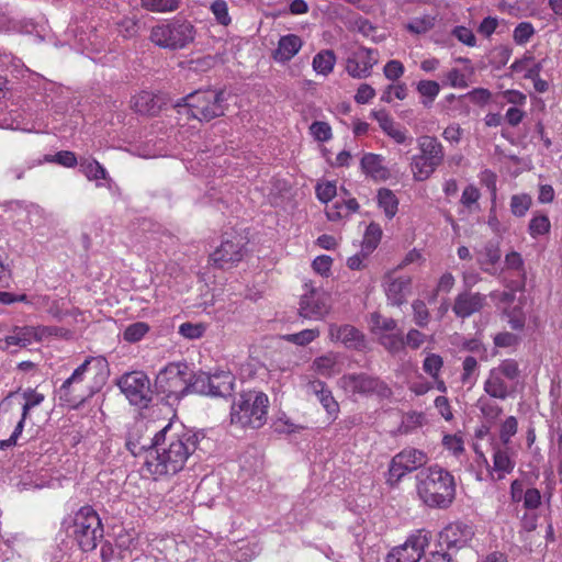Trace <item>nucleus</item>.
<instances>
[{
    "mask_svg": "<svg viewBox=\"0 0 562 562\" xmlns=\"http://www.w3.org/2000/svg\"><path fill=\"white\" fill-rule=\"evenodd\" d=\"M226 101L223 89H200L179 99L173 106L189 119L210 122L225 114Z\"/></svg>",
    "mask_w": 562,
    "mask_h": 562,
    "instance_id": "3",
    "label": "nucleus"
},
{
    "mask_svg": "<svg viewBox=\"0 0 562 562\" xmlns=\"http://www.w3.org/2000/svg\"><path fill=\"white\" fill-rule=\"evenodd\" d=\"M303 41L296 34H286L279 38L278 47L272 57L276 61L286 63L291 60L302 48Z\"/></svg>",
    "mask_w": 562,
    "mask_h": 562,
    "instance_id": "23",
    "label": "nucleus"
},
{
    "mask_svg": "<svg viewBox=\"0 0 562 562\" xmlns=\"http://www.w3.org/2000/svg\"><path fill=\"white\" fill-rule=\"evenodd\" d=\"M383 162V156L369 153L361 158V169L374 181H382L386 179V167Z\"/></svg>",
    "mask_w": 562,
    "mask_h": 562,
    "instance_id": "25",
    "label": "nucleus"
},
{
    "mask_svg": "<svg viewBox=\"0 0 562 562\" xmlns=\"http://www.w3.org/2000/svg\"><path fill=\"white\" fill-rule=\"evenodd\" d=\"M412 308L414 312V322L419 327H425L429 323V311L426 306V303L422 300H416L412 304Z\"/></svg>",
    "mask_w": 562,
    "mask_h": 562,
    "instance_id": "52",
    "label": "nucleus"
},
{
    "mask_svg": "<svg viewBox=\"0 0 562 562\" xmlns=\"http://www.w3.org/2000/svg\"><path fill=\"white\" fill-rule=\"evenodd\" d=\"M67 531L85 552L94 550L103 539L101 519L91 506H83L75 514Z\"/></svg>",
    "mask_w": 562,
    "mask_h": 562,
    "instance_id": "7",
    "label": "nucleus"
},
{
    "mask_svg": "<svg viewBox=\"0 0 562 562\" xmlns=\"http://www.w3.org/2000/svg\"><path fill=\"white\" fill-rule=\"evenodd\" d=\"M234 386V375L227 371H218L211 378V396L224 397L231 395Z\"/></svg>",
    "mask_w": 562,
    "mask_h": 562,
    "instance_id": "27",
    "label": "nucleus"
},
{
    "mask_svg": "<svg viewBox=\"0 0 562 562\" xmlns=\"http://www.w3.org/2000/svg\"><path fill=\"white\" fill-rule=\"evenodd\" d=\"M33 330L29 327H16L13 335L4 338L5 346L1 347L7 349L9 346L26 347L32 342Z\"/></svg>",
    "mask_w": 562,
    "mask_h": 562,
    "instance_id": "39",
    "label": "nucleus"
},
{
    "mask_svg": "<svg viewBox=\"0 0 562 562\" xmlns=\"http://www.w3.org/2000/svg\"><path fill=\"white\" fill-rule=\"evenodd\" d=\"M305 288L306 291L300 300V316L311 321L324 319L331 311L330 295L322 289L308 286V284H305Z\"/></svg>",
    "mask_w": 562,
    "mask_h": 562,
    "instance_id": "12",
    "label": "nucleus"
},
{
    "mask_svg": "<svg viewBox=\"0 0 562 562\" xmlns=\"http://www.w3.org/2000/svg\"><path fill=\"white\" fill-rule=\"evenodd\" d=\"M442 364V358L439 355L431 353L425 358L423 369L430 376L437 378Z\"/></svg>",
    "mask_w": 562,
    "mask_h": 562,
    "instance_id": "56",
    "label": "nucleus"
},
{
    "mask_svg": "<svg viewBox=\"0 0 562 562\" xmlns=\"http://www.w3.org/2000/svg\"><path fill=\"white\" fill-rule=\"evenodd\" d=\"M333 263V259L329 256L322 255L317 256L312 263V267L315 272L321 276H328L330 271V267Z\"/></svg>",
    "mask_w": 562,
    "mask_h": 562,
    "instance_id": "62",
    "label": "nucleus"
},
{
    "mask_svg": "<svg viewBox=\"0 0 562 562\" xmlns=\"http://www.w3.org/2000/svg\"><path fill=\"white\" fill-rule=\"evenodd\" d=\"M550 227L549 217L546 214H538L530 220L528 231L531 237L537 238L538 236L549 233Z\"/></svg>",
    "mask_w": 562,
    "mask_h": 562,
    "instance_id": "42",
    "label": "nucleus"
},
{
    "mask_svg": "<svg viewBox=\"0 0 562 562\" xmlns=\"http://www.w3.org/2000/svg\"><path fill=\"white\" fill-rule=\"evenodd\" d=\"M116 385L131 405L140 409L150 406L154 391L150 380L144 371L125 372L117 379Z\"/></svg>",
    "mask_w": 562,
    "mask_h": 562,
    "instance_id": "10",
    "label": "nucleus"
},
{
    "mask_svg": "<svg viewBox=\"0 0 562 562\" xmlns=\"http://www.w3.org/2000/svg\"><path fill=\"white\" fill-rule=\"evenodd\" d=\"M198 442V434L188 430L176 432L171 424L166 425L150 438L153 449L145 461L148 472L156 480L177 474L196 450Z\"/></svg>",
    "mask_w": 562,
    "mask_h": 562,
    "instance_id": "1",
    "label": "nucleus"
},
{
    "mask_svg": "<svg viewBox=\"0 0 562 562\" xmlns=\"http://www.w3.org/2000/svg\"><path fill=\"white\" fill-rule=\"evenodd\" d=\"M427 462L424 451L415 448H406L393 457L389 467V485L398 482L407 473L417 470Z\"/></svg>",
    "mask_w": 562,
    "mask_h": 562,
    "instance_id": "13",
    "label": "nucleus"
},
{
    "mask_svg": "<svg viewBox=\"0 0 562 562\" xmlns=\"http://www.w3.org/2000/svg\"><path fill=\"white\" fill-rule=\"evenodd\" d=\"M44 160L55 162L67 168L75 167L78 162L75 153L70 150H60L55 155H46Z\"/></svg>",
    "mask_w": 562,
    "mask_h": 562,
    "instance_id": "48",
    "label": "nucleus"
},
{
    "mask_svg": "<svg viewBox=\"0 0 562 562\" xmlns=\"http://www.w3.org/2000/svg\"><path fill=\"white\" fill-rule=\"evenodd\" d=\"M307 394H313L317 397L324 409L327 412L331 419H335L339 413V405L334 398L331 391L327 384L318 379L308 381L306 384Z\"/></svg>",
    "mask_w": 562,
    "mask_h": 562,
    "instance_id": "21",
    "label": "nucleus"
},
{
    "mask_svg": "<svg viewBox=\"0 0 562 562\" xmlns=\"http://www.w3.org/2000/svg\"><path fill=\"white\" fill-rule=\"evenodd\" d=\"M452 34L463 44L468 46H474L476 43L473 32L465 26H457L452 31Z\"/></svg>",
    "mask_w": 562,
    "mask_h": 562,
    "instance_id": "63",
    "label": "nucleus"
},
{
    "mask_svg": "<svg viewBox=\"0 0 562 562\" xmlns=\"http://www.w3.org/2000/svg\"><path fill=\"white\" fill-rule=\"evenodd\" d=\"M474 532L467 524L457 521L449 524L441 532L440 539L448 549L462 548L473 537Z\"/></svg>",
    "mask_w": 562,
    "mask_h": 562,
    "instance_id": "20",
    "label": "nucleus"
},
{
    "mask_svg": "<svg viewBox=\"0 0 562 562\" xmlns=\"http://www.w3.org/2000/svg\"><path fill=\"white\" fill-rule=\"evenodd\" d=\"M132 109L143 115H155L159 112L160 105L155 95L147 91H142L132 99Z\"/></svg>",
    "mask_w": 562,
    "mask_h": 562,
    "instance_id": "28",
    "label": "nucleus"
},
{
    "mask_svg": "<svg viewBox=\"0 0 562 562\" xmlns=\"http://www.w3.org/2000/svg\"><path fill=\"white\" fill-rule=\"evenodd\" d=\"M417 90L423 97H427L432 102L439 93V85L432 80H422L417 85Z\"/></svg>",
    "mask_w": 562,
    "mask_h": 562,
    "instance_id": "59",
    "label": "nucleus"
},
{
    "mask_svg": "<svg viewBox=\"0 0 562 562\" xmlns=\"http://www.w3.org/2000/svg\"><path fill=\"white\" fill-rule=\"evenodd\" d=\"M531 198L528 194H515L510 199V211L517 217L526 215L531 206Z\"/></svg>",
    "mask_w": 562,
    "mask_h": 562,
    "instance_id": "46",
    "label": "nucleus"
},
{
    "mask_svg": "<svg viewBox=\"0 0 562 562\" xmlns=\"http://www.w3.org/2000/svg\"><path fill=\"white\" fill-rule=\"evenodd\" d=\"M435 24L436 16L425 14L423 16L413 18L409 22H407L404 25V27L411 34L422 35L432 30L435 27Z\"/></svg>",
    "mask_w": 562,
    "mask_h": 562,
    "instance_id": "34",
    "label": "nucleus"
},
{
    "mask_svg": "<svg viewBox=\"0 0 562 562\" xmlns=\"http://www.w3.org/2000/svg\"><path fill=\"white\" fill-rule=\"evenodd\" d=\"M117 30L125 38L135 37L139 32V21L136 16H124L117 22Z\"/></svg>",
    "mask_w": 562,
    "mask_h": 562,
    "instance_id": "47",
    "label": "nucleus"
},
{
    "mask_svg": "<svg viewBox=\"0 0 562 562\" xmlns=\"http://www.w3.org/2000/svg\"><path fill=\"white\" fill-rule=\"evenodd\" d=\"M150 330V326L145 322H135L126 326L123 331V339L130 344L140 341Z\"/></svg>",
    "mask_w": 562,
    "mask_h": 562,
    "instance_id": "38",
    "label": "nucleus"
},
{
    "mask_svg": "<svg viewBox=\"0 0 562 562\" xmlns=\"http://www.w3.org/2000/svg\"><path fill=\"white\" fill-rule=\"evenodd\" d=\"M190 369L188 364L172 362L161 369L155 380V392L161 402L175 406L188 395Z\"/></svg>",
    "mask_w": 562,
    "mask_h": 562,
    "instance_id": "6",
    "label": "nucleus"
},
{
    "mask_svg": "<svg viewBox=\"0 0 562 562\" xmlns=\"http://www.w3.org/2000/svg\"><path fill=\"white\" fill-rule=\"evenodd\" d=\"M211 11L220 24L226 26L231 23V16L228 14V7L226 1L214 0L211 4Z\"/></svg>",
    "mask_w": 562,
    "mask_h": 562,
    "instance_id": "55",
    "label": "nucleus"
},
{
    "mask_svg": "<svg viewBox=\"0 0 562 562\" xmlns=\"http://www.w3.org/2000/svg\"><path fill=\"white\" fill-rule=\"evenodd\" d=\"M518 420L515 416H508L499 427L501 446H508L512 437L517 434Z\"/></svg>",
    "mask_w": 562,
    "mask_h": 562,
    "instance_id": "43",
    "label": "nucleus"
},
{
    "mask_svg": "<svg viewBox=\"0 0 562 562\" xmlns=\"http://www.w3.org/2000/svg\"><path fill=\"white\" fill-rule=\"evenodd\" d=\"M476 406L484 418L491 422H495L503 414V408L498 404L485 397H480Z\"/></svg>",
    "mask_w": 562,
    "mask_h": 562,
    "instance_id": "41",
    "label": "nucleus"
},
{
    "mask_svg": "<svg viewBox=\"0 0 562 562\" xmlns=\"http://www.w3.org/2000/svg\"><path fill=\"white\" fill-rule=\"evenodd\" d=\"M493 468L498 473V480L513 472L515 461L510 458L508 446L493 445Z\"/></svg>",
    "mask_w": 562,
    "mask_h": 562,
    "instance_id": "24",
    "label": "nucleus"
},
{
    "mask_svg": "<svg viewBox=\"0 0 562 562\" xmlns=\"http://www.w3.org/2000/svg\"><path fill=\"white\" fill-rule=\"evenodd\" d=\"M310 133L318 142H327L331 138V127L323 121H315L310 126Z\"/></svg>",
    "mask_w": 562,
    "mask_h": 562,
    "instance_id": "50",
    "label": "nucleus"
},
{
    "mask_svg": "<svg viewBox=\"0 0 562 562\" xmlns=\"http://www.w3.org/2000/svg\"><path fill=\"white\" fill-rule=\"evenodd\" d=\"M542 504V494L541 492L536 487H528L525 492L524 497V508L526 510H536L538 509Z\"/></svg>",
    "mask_w": 562,
    "mask_h": 562,
    "instance_id": "54",
    "label": "nucleus"
},
{
    "mask_svg": "<svg viewBox=\"0 0 562 562\" xmlns=\"http://www.w3.org/2000/svg\"><path fill=\"white\" fill-rule=\"evenodd\" d=\"M269 397L256 390L241 392L231 407V424L259 429L267 423Z\"/></svg>",
    "mask_w": 562,
    "mask_h": 562,
    "instance_id": "4",
    "label": "nucleus"
},
{
    "mask_svg": "<svg viewBox=\"0 0 562 562\" xmlns=\"http://www.w3.org/2000/svg\"><path fill=\"white\" fill-rule=\"evenodd\" d=\"M525 483L522 480L516 479L510 483L509 496L513 504L524 502L525 497Z\"/></svg>",
    "mask_w": 562,
    "mask_h": 562,
    "instance_id": "61",
    "label": "nucleus"
},
{
    "mask_svg": "<svg viewBox=\"0 0 562 562\" xmlns=\"http://www.w3.org/2000/svg\"><path fill=\"white\" fill-rule=\"evenodd\" d=\"M535 34V27L530 22H520L514 30L513 38L516 44L524 45Z\"/></svg>",
    "mask_w": 562,
    "mask_h": 562,
    "instance_id": "49",
    "label": "nucleus"
},
{
    "mask_svg": "<svg viewBox=\"0 0 562 562\" xmlns=\"http://www.w3.org/2000/svg\"><path fill=\"white\" fill-rule=\"evenodd\" d=\"M244 244L239 236L224 239L211 254L210 260L216 268L224 269L239 262L243 258Z\"/></svg>",
    "mask_w": 562,
    "mask_h": 562,
    "instance_id": "14",
    "label": "nucleus"
},
{
    "mask_svg": "<svg viewBox=\"0 0 562 562\" xmlns=\"http://www.w3.org/2000/svg\"><path fill=\"white\" fill-rule=\"evenodd\" d=\"M109 375V362L104 357H88L74 370L72 374L66 379V384L67 386L70 384L83 385L82 383L90 379L92 383L87 385V389H93V392H98L106 383Z\"/></svg>",
    "mask_w": 562,
    "mask_h": 562,
    "instance_id": "11",
    "label": "nucleus"
},
{
    "mask_svg": "<svg viewBox=\"0 0 562 562\" xmlns=\"http://www.w3.org/2000/svg\"><path fill=\"white\" fill-rule=\"evenodd\" d=\"M339 384L347 392L369 394L378 391L380 381L366 373H350L342 375Z\"/></svg>",
    "mask_w": 562,
    "mask_h": 562,
    "instance_id": "19",
    "label": "nucleus"
},
{
    "mask_svg": "<svg viewBox=\"0 0 562 562\" xmlns=\"http://www.w3.org/2000/svg\"><path fill=\"white\" fill-rule=\"evenodd\" d=\"M181 0H140V5L150 12L166 13L179 9Z\"/></svg>",
    "mask_w": 562,
    "mask_h": 562,
    "instance_id": "37",
    "label": "nucleus"
},
{
    "mask_svg": "<svg viewBox=\"0 0 562 562\" xmlns=\"http://www.w3.org/2000/svg\"><path fill=\"white\" fill-rule=\"evenodd\" d=\"M368 323L371 334L375 336L382 345H385L386 319L379 312H373L370 314Z\"/></svg>",
    "mask_w": 562,
    "mask_h": 562,
    "instance_id": "40",
    "label": "nucleus"
},
{
    "mask_svg": "<svg viewBox=\"0 0 562 562\" xmlns=\"http://www.w3.org/2000/svg\"><path fill=\"white\" fill-rule=\"evenodd\" d=\"M425 341V335L417 329H411L405 339L395 336H389V351L404 347L418 349Z\"/></svg>",
    "mask_w": 562,
    "mask_h": 562,
    "instance_id": "31",
    "label": "nucleus"
},
{
    "mask_svg": "<svg viewBox=\"0 0 562 562\" xmlns=\"http://www.w3.org/2000/svg\"><path fill=\"white\" fill-rule=\"evenodd\" d=\"M95 392L93 389H87L83 385L70 384L67 387L66 380L58 389V398L63 404L69 407L77 408L83 404L88 397L92 396Z\"/></svg>",
    "mask_w": 562,
    "mask_h": 562,
    "instance_id": "22",
    "label": "nucleus"
},
{
    "mask_svg": "<svg viewBox=\"0 0 562 562\" xmlns=\"http://www.w3.org/2000/svg\"><path fill=\"white\" fill-rule=\"evenodd\" d=\"M204 331L205 327L202 324L183 323L179 327V334L188 339H198Z\"/></svg>",
    "mask_w": 562,
    "mask_h": 562,
    "instance_id": "58",
    "label": "nucleus"
},
{
    "mask_svg": "<svg viewBox=\"0 0 562 562\" xmlns=\"http://www.w3.org/2000/svg\"><path fill=\"white\" fill-rule=\"evenodd\" d=\"M427 539L420 535H413L389 552V562H418L424 553Z\"/></svg>",
    "mask_w": 562,
    "mask_h": 562,
    "instance_id": "15",
    "label": "nucleus"
},
{
    "mask_svg": "<svg viewBox=\"0 0 562 562\" xmlns=\"http://www.w3.org/2000/svg\"><path fill=\"white\" fill-rule=\"evenodd\" d=\"M337 193L333 182L319 183L316 186V196L323 203H328Z\"/></svg>",
    "mask_w": 562,
    "mask_h": 562,
    "instance_id": "60",
    "label": "nucleus"
},
{
    "mask_svg": "<svg viewBox=\"0 0 562 562\" xmlns=\"http://www.w3.org/2000/svg\"><path fill=\"white\" fill-rule=\"evenodd\" d=\"M486 305V295L480 292L464 291L459 293L452 306V311L459 318H468L483 310Z\"/></svg>",
    "mask_w": 562,
    "mask_h": 562,
    "instance_id": "18",
    "label": "nucleus"
},
{
    "mask_svg": "<svg viewBox=\"0 0 562 562\" xmlns=\"http://www.w3.org/2000/svg\"><path fill=\"white\" fill-rule=\"evenodd\" d=\"M376 61V55L373 50L357 48L348 55L346 70L353 78H364L369 76Z\"/></svg>",
    "mask_w": 562,
    "mask_h": 562,
    "instance_id": "16",
    "label": "nucleus"
},
{
    "mask_svg": "<svg viewBox=\"0 0 562 562\" xmlns=\"http://www.w3.org/2000/svg\"><path fill=\"white\" fill-rule=\"evenodd\" d=\"M389 137L393 138L397 144H402L405 146H412L413 136L407 134L405 128H401L395 126L394 124L389 122Z\"/></svg>",
    "mask_w": 562,
    "mask_h": 562,
    "instance_id": "57",
    "label": "nucleus"
},
{
    "mask_svg": "<svg viewBox=\"0 0 562 562\" xmlns=\"http://www.w3.org/2000/svg\"><path fill=\"white\" fill-rule=\"evenodd\" d=\"M461 382L464 385H474L476 382L477 361L474 357L468 356L462 363Z\"/></svg>",
    "mask_w": 562,
    "mask_h": 562,
    "instance_id": "44",
    "label": "nucleus"
},
{
    "mask_svg": "<svg viewBox=\"0 0 562 562\" xmlns=\"http://www.w3.org/2000/svg\"><path fill=\"white\" fill-rule=\"evenodd\" d=\"M417 493L427 506L446 509L456 497L454 479L438 465L422 470L417 474Z\"/></svg>",
    "mask_w": 562,
    "mask_h": 562,
    "instance_id": "2",
    "label": "nucleus"
},
{
    "mask_svg": "<svg viewBox=\"0 0 562 562\" xmlns=\"http://www.w3.org/2000/svg\"><path fill=\"white\" fill-rule=\"evenodd\" d=\"M319 336V329H303L300 333L289 334L284 336V339L289 342L297 346H306Z\"/></svg>",
    "mask_w": 562,
    "mask_h": 562,
    "instance_id": "45",
    "label": "nucleus"
},
{
    "mask_svg": "<svg viewBox=\"0 0 562 562\" xmlns=\"http://www.w3.org/2000/svg\"><path fill=\"white\" fill-rule=\"evenodd\" d=\"M329 336L331 340L340 341L346 348L362 351L367 349V339L362 331L352 325L329 326Z\"/></svg>",
    "mask_w": 562,
    "mask_h": 562,
    "instance_id": "17",
    "label": "nucleus"
},
{
    "mask_svg": "<svg viewBox=\"0 0 562 562\" xmlns=\"http://www.w3.org/2000/svg\"><path fill=\"white\" fill-rule=\"evenodd\" d=\"M419 154L412 159V171L415 180H427L442 164L445 151L441 143L434 136L423 135L418 137Z\"/></svg>",
    "mask_w": 562,
    "mask_h": 562,
    "instance_id": "8",
    "label": "nucleus"
},
{
    "mask_svg": "<svg viewBox=\"0 0 562 562\" xmlns=\"http://www.w3.org/2000/svg\"><path fill=\"white\" fill-rule=\"evenodd\" d=\"M194 24L182 18L176 16L154 25L150 30L149 40L159 48L168 50H180L192 44L196 36Z\"/></svg>",
    "mask_w": 562,
    "mask_h": 562,
    "instance_id": "5",
    "label": "nucleus"
},
{
    "mask_svg": "<svg viewBox=\"0 0 562 562\" xmlns=\"http://www.w3.org/2000/svg\"><path fill=\"white\" fill-rule=\"evenodd\" d=\"M336 56L333 50L326 49L317 53L313 58V69L318 75L327 76L334 69Z\"/></svg>",
    "mask_w": 562,
    "mask_h": 562,
    "instance_id": "35",
    "label": "nucleus"
},
{
    "mask_svg": "<svg viewBox=\"0 0 562 562\" xmlns=\"http://www.w3.org/2000/svg\"><path fill=\"white\" fill-rule=\"evenodd\" d=\"M125 446L134 457L139 456L143 451H147L149 453L153 449L150 447V438H148V440H144L143 438L134 439L132 432L128 434Z\"/></svg>",
    "mask_w": 562,
    "mask_h": 562,
    "instance_id": "51",
    "label": "nucleus"
},
{
    "mask_svg": "<svg viewBox=\"0 0 562 562\" xmlns=\"http://www.w3.org/2000/svg\"><path fill=\"white\" fill-rule=\"evenodd\" d=\"M80 169L89 180H105L108 178V171L95 159H81Z\"/></svg>",
    "mask_w": 562,
    "mask_h": 562,
    "instance_id": "36",
    "label": "nucleus"
},
{
    "mask_svg": "<svg viewBox=\"0 0 562 562\" xmlns=\"http://www.w3.org/2000/svg\"><path fill=\"white\" fill-rule=\"evenodd\" d=\"M520 375L519 366L514 359H505L492 368L484 382V392L493 398L506 400L515 392V383Z\"/></svg>",
    "mask_w": 562,
    "mask_h": 562,
    "instance_id": "9",
    "label": "nucleus"
},
{
    "mask_svg": "<svg viewBox=\"0 0 562 562\" xmlns=\"http://www.w3.org/2000/svg\"><path fill=\"white\" fill-rule=\"evenodd\" d=\"M411 293V279H395L389 283V294H393L392 304L401 305L406 302V296ZM391 295H389V300Z\"/></svg>",
    "mask_w": 562,
    "mask_h": 562,
    "instance_id": "33",
    "label": "nucleus"
},
{
    "mask_svg": "<svg viewBox=\"0 0 562 562\" xmlns=\"http://www.w3.org/2000/svg\"><path fill=\"white\" fill-rule=\"evenodd\" d=\"M24 425H25V422H23V419H20L18 422L12 435L8 439L0 441V450H5V449H9L16 445L19 437L23 432Z\"/></svg>",
    "mask_w": 562,
    "mask_h": 562,
    "instance_id": "64",
    "label": "nucleus"
},
{
    "mask_svg": "<svg viewBox=\"0 0 562 562\" xmlns=\"http://www.w3.org/2000/svg\"><path fill=\"white\" fill-rule=\"evenodd\" d=\"M475 254L481 269L485 272L493 273L490 267L496 265L502 256L498 243L490 240L485 243L481 249H477Z\"/></svg>",
    "mask_w": 562,
    "mask_h": 562,
    "instance_id": "26",
    "label": "nucleus"
},
{
    "mask_svg": "<svg viewBox=\"0 0 562 562\" xmlns=\"http://www.w3.org/2000/svg\"><path fill=\"white\" fill-rule=\"evenodd\" d=\"M510 55L512 48L508 46H498L491 52L490 61L495 68L499 69L508 63Z\"/></svg>",
    "mask_w": 562,
    "mask_h": 562,
    "instance_id": "53",
    "label": "nucleus"
},
{
    "mask_svg": "<svg viewBox=\"0 0 562 562\" xmlns=\"http://www.w3.org/2000/svg\"><path fill=\"white\" fill-rule=\"evenodd\" d=\"M383 231L381 226L374 222L370 223L363 234L361 249L363 256L372 254L381 241Z\"/></svg>",
    "mask_w": 562,
    "mask_h": 562,
    "instance_id": "30",
    "label": "nucleus"
},
{
    "mask_svg": "<svg viewBox=\"0 0 562 562\" xmlns=\"http://www.w3.org/2000/svg\"><path fill=\"white\" fill-rule=\"evenodd\" d=\"M211 378L212 374H209L203 371H200L198 373H192L190 371L188 394L196 393L201 395L211 396Z\"/></svg>",
    "mask_w": 562,
    "mask_h": 562,
    "instance_id": "32",
    "label": "nucleus"
},
{
    "mask_svg": "<svg viewBox=\"0 0 562 562\" xmlns=\"http://www.w3.org/2000/svg\"><path fill=\"white\" fill-rule=\"evenodd\" d=\"M312 369L325 378L334 376L339 372L338 356L335 352H327L313 360Z\"/></svg>",
    "mask_w": 562,
    "mask_h": 562,
    "instance_id": "29",
    "label": "nucleus"
}]
</instances>
